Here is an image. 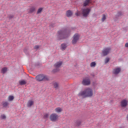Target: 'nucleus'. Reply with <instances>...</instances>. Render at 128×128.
Instances as JSON below:
<instances>
[{
	"label": "nucleus",
	"mask_w": 128,
	"mask_h": 128,
	"mask_svg": "<svg viewBox=\"0 0 128 128\" xmlns=\"http://www.w3.org/2000/svg\"><path fill=\"white\" fill-rule=\"evenodd\" d=\"M70 36V30L68 28H64L58 31L56 38L58 40L68 38Z\"/></svg>",
	"instance_id": "nucleus-1"
},
{
	"label": "nucleus",
	"mask_w": 128,
	"mask_h": 128,
	"mask_svg": "<svg viewBox=\"0 0 128 128\" xmlns=\"http://www.w3.org/2000/svg\"><path fill=\"white\" fill-rule=\"evenodd\" d=\"M93 94L92 90L90 88H87L84 91L80 92L78 94V96H82L83 98H92Z\"/></svg>",
	"instance_id": "nucleus-2"
},
{
	"label": "nucleus",
	"mask_w": 128,
	"mask_h": 128,
	"mask_svg": "<svg viewBox=\"0 0 128 128\" xmlns=\"http://www.w3.org/2000/svg\"><path fill=\"white\" fill-rule=\"evenodd\" d=\"M80 34H76L73 36V39L72 40V44H76V42H78V40H80Z\"/></svg>",
	"instance_id": "nucleus-3"
},
{
	"label": "nucleus",
	"mask_w": 128,
	"mask_h": 128,
	"mask_svg": "<svg viewBox=\"0 0 128 128\" xmlns=\"http://www.w3.org/2000/svg\"><path fill=\"white\" fill-rule=\"evenodd\" d=\"M83 86H90V77H86L82 81Z\"/></svg>",
	"instance_id": "nucleus-4"
},
{
	"label": "nucleus",
	"mask_w": 128,
	"mask_h": 128,
	"mask_svg": "<svg viewBox=\"0 0 128 128\" xmlns=\"http://www.w3.org/2000/svg\"><path fill=\"white\" fill-rule=\"evenodd\" d=\"M51 122H56L58 118V116L56 114H52L50 117Z\"/></svg>",
	"instance_id": "nucleus-5"
},
{
	"label": "nucleus",
	"mask_w": 128,
	"mask_h": 128,
	"mask_svg": "<svg viewBox=\"0 0 128 128\" xmlns=\"http://www.w3.org/2000/svg\"><path fill=\"white\" fill-rule=\"evenodd\" d=\"M128 100L124 99L121 100L120 105L121 108H126L128 106Z\"/></svg>",
	"instance_id": "nucleus-6"
},
{
	"label": "nucleus",
	"mask_w": 128,
	"mask_h": 128,
	"mask_svg": "<svg viewBox=\"0 0 128 128\" xmlns=\"http://www.w3.org/2000/svg\"><path fill=\"white\" fill-rule=\"evenodd\" d=\"M82 10L83 16H88V14H90V10L88 8L82 9Z\"/></svg>",
	"instance_id": "nucleus-7"
},
{
	"label": "nucleus",
	"mask_w": 128,
	"mask_h": 128,
	"mask_svg": "<svg viewBox=\"0 0 128 128\" xmlns=\"http://www.w3.org/2000/svg\"><path fill=\"white\" fill-rule=\"evenodd\" d=\"M110 48H107L104 49L102 50L103 56H108V54H110Z\"/></svg>",
	"instance_id": "nucleus-8"
},
{
	"label": "nucleus",
	"mask_w": 128,
	"mask_h": 128,
	"mask_svg": "<svg viewBox=\"0 0 128 128\" xmlns=\"http://www.w3.org/2000/svg\"><path fill=\"white\" fill-rule=\"evenodd\" d=\"M36 8L35 6H31L28 10V14H34V12H36Z\"/></svg>",
	"instance_id": "nucleus-9"
},
{
	"label": "nucleus",
	"mask_w": 128,
	"mask_h": 128,
	"mask_svg": "<svg viewBox=\"0 0 128 128\" xmlns=\"http://www.w3.org/2000/svg\"><path fill=\"white\" fill-rule=\"evenodd\" d=\"M121 70L122 69H120V68H117L114 70L113 74H118Z\"/></svg>",
	"instance_id": "nucleus-10"
},
{
	"label": "nucleus",
	"mask_w": 128,
	"mask_h": 128,
	"mask_svg": "<svg viewBox=\"0 0 128 128\" xmlns=\"http://www.w3.org/2000/svg\"><path fill=\"white\" fill-rule=\"evenodd\" d=\"M36 78L38 82H42L43 80V76L41 74L38 75L36 76Z\"/></svg>",
	"instance_id": "nucleus-11"
},
{
	"label": "nucleus",
	"mask_w": 128,
	"mask_h": 128,
	"mask_svg": "<svg viewBox=\"0 0 128 128\" xmlns=\"http://www.w3.org/2000/svg\"><path fill=\"white\" fill-rule=\"evenodd\" d=\"M82 121L80 120H78L75 122V126H76L78 127L80 126L82 124Z\"/></svg>",
	"instance_id": "nucleus-12"
},
{
	"label": "nucleus",
	"mask_w": 128,
	"mask_h": 128,
	"mask_svg": "<svg viewBox=\"0 0 128 128\" xmlns=\"http://www.w3.org/2000/svg\"><path fill=\"white\" fill-rule=\"evenodd\" d=\"M62 64V62H57L54 64V66L56 68H60Z\"/></svg>",
	"instance_id": "nucleus-13"
},
{
	"label": "nucleus",
	"mask_w": 128,
	"mask_h": 128,
	"mask_svg": "<svg viewBox=\"0 0 128 128\" xmlns=\"http://www.w3.org/2000/svg\"><path fill=\"white\" fill-rule=\"evenodd\" d=\"M90 4V0H85L83 4V6H88Z\"/></svg>",
	"instance_id": "nucleus-14"
},
{
	"label": "nucleus",
	"mask_w": 128,
	"mask_h": 128,
	"mask_svg": "<svg viewBox=\"0 0 128 128\" xmlns=\"http://www.w3.org/2000/svg\"><path fill=\"white\" fill-rule=\"evenodd\" d=\"M66 48H68V45L64 43V44H61V50H66Z\"/></svg>",
	"instance_id": "nucleus-15"
},
{
	"label": "nucleus",
	"mask_w": 128,
	"mask_h": 128,
	"mask_svg": "<svg viewBox=\"0 0 128 128\" xmlns=\"http://www.w3.org/2000/svg\"><path fill=\"white\" fill-rule=\"evenodd\" d=\"M73 14L72 11L70 10H68L66 12V15L67 16H72Z\"/></svg>",
	"instance_id": "nucleus-16"
},
{
	"label": "nucleus",
	"mask_w": 128,
	"mask_h": 128,
	"mask_svg": "<svg viewBox=\"0 0 128 128\" xmlns=\"http://www.w3.org/2000/svg\"><path fill=\"white\" fill-rule=\"evenodd\" d=\"M8 72V68L6 67H4L2 68L1 70V74H4Z\"/></svg>",
	"instance_id": "nucleus-17"
},
{
	"label": "nucleus",
	"mask_w": 128,
	"mask_h": 128,
	"mask_svg": "<svg viewBox=\"0 0 128 128\" xmlns=\"http://www.w3.org/2000/svg\"><path fill=\"white\" fill-rule=\"evenodd\" d=\"M34 104V101L30 100L28 102L27 104V106L28 108H30Z\"/></svg>",
	"instance_id": "nucleus-18"
},
{
	"label": "nucleus",
	"mask_w": 128,
	"mask_h": 128,
	"mask_svg": "<svg viewBox=\"0 0 128 128\" xmlns=\"http://www.w3.org/2000/svg\"><path fill=\"white\" fill-rule=\"evenodd\" d=\"M55 111L56 112H62V108H57L55 109Z\"/></svg>",
	"instance_id": "nucleus-19"
},
{
	"label": "nucleus",
	"mask_w": 128,
	"mask_h": 128,
	"mask_svg": "<svg viewBox=\"0 0 128 128\" xmlns=\"http://www.w3.org/2000/svg\"><path fill=\"white\" fill-rule=\"evenodd\" d=\"M43 80L44 82H48L50 80V78H48V76H43Z\"/></svg>",
	"instance_id": "nucleus-20"
},
{
	"label": "nucleus",
	"mask_w": 128,
	"mask_h": 128,
	"mask_svg": "<svg viewBox=\"0 0 128 128\" xmlns=\"http://www.w3.org/2000/svg\"><path fill=\"white\" fill-rule=\"evenodd\" d=\"M19 84L20 86H24L26 84V82L24 80L20 81Z\"/></svg>",
	"instance_id": "nucleus-21"
},
{
	"label": "nucleus",
	"mask_w": 128,
	"mask_h": 128,
	"mask_svg": "<svg viewBox=\"0 0 128 128\" xmlns=\"http://www.w3.org/2000/svg\"><path fill=\"white\" fill-rule=\"evenodd\" d=\"M14 100V97L13 96H10L8 98V100L9 102H12Z\"/></svg>",
	"instance_id": "nucleus-22"
},
{
	"label": "nucleus",
	"mask_w": 128,
	"mask_h": 128,
	"mask_svg": "<svg viewBox=\"0 0 128 128\" xmlns=\"http://www.w3.org/2000/svg\"><path fill=\"white\" fill-rule=\"evenodd\" d=\"M53 86L54 88H56V90H58V82H54L53 84Z\"/></svg>",
	"instance_id": "nucleus-23"
},
{
	"label": "nucleus",
	"mask_w": 128,
	"mask_h": 128,
	"mask_svg": "<svg viewBox=\"0 0 128 128\" xmlns=\"http://www.w3.org/2000/svg\"><path fill=\"white\" fill-rule=\"evenodd\" d=\"M60 72V68H56L52 70L53 74H56V72Z\"/></svg>",
	"instance_id": "nucleus-24"
},
{
	"label": "nucleus",
	"mask_w": 128,
	"mask_h": 128,
	"mask_svg": "<svg viewBox=\"0 0 128 128\" xmlns=\"http://www.w3.org/2000/svg\"><path fill=\"white\" fill-rule=\"evenodd\" d=\"M43 8H40L38 9L36 14H42V12Z\"/></svg>",
	"instance_id": "nucleus-25"
},
{
	"label": "nucleus",
	"mask_w": 128,
	"mask_h": 128,
	"mask_svg": "<svg viewBox=\"0 0 128 128\" xmlns=\"http://www.w3.org/2000/svg\"><path fill=\"white\" fill-rule=\"evenodd\" d=\"M2 106H3L4 108H6V106H8V102H3Z\"/></svg>",
	"instance_id": "nucleus-26"
},
{
	"label": "nucleus",
	"mask_w": 128,
	"mask_h": 128,
	"mask_svg": "<svg viewBox=\"0 0 128 128\" xmlns=\"http://www.w3.org/2000/svg\"><path fill=\"white\" fill-rule=\"evenodd\" d=\"M96 66V62H92L90 63V66L92 68H94V66Z\"/></svg>",
	"instance_id": "nucleus-27"
},
{
	"label": "nucleus",
	"mask_w": 128,
	"mask_h": 128,
	"mask_svg": "<svg viewBox=\"0 0 128 128\" xmlns=\"http://www.w3.org/2000/svg\"><path fill=\"white\" fill-rule=\"evenodd\" d=\"M118 16H124V12H122V11H118Z\"/></svg>",
	"instance_id": "nucleus-28"
},
{
	"label": "nucleus",
	"mask_w": 128,
	"mask_h": 128,
	"mask_svg": "<svg viewBox=\"0 0 128 128\" xmlns=\"http://www.w3.org/2000/svg\"><path fill=\"white\" fill-rule=\"evenodd\" d=\"M81 14H82V12L78 10H77V12H76L75 13L76 16H79Z\"/></svg>",
	"instance_id": "nucleus-29"
},
{
	"label": "nucleus",
	"mask_w": 128,
	"mask_h": 128,
	"mask_svg": "<svg viewBox=\"0 0 128 128\" xmlns=\"http://www.w3.org/2000/svg\"><path fill=\"white\" fill-rule=\"evenodd\" d=\"M48 114H44V118L45 120H46V118H48Z\"/></svg>",
	"instance_id": "nucleus-30"
},
{
	"label": "nucleus",
	"mask_w": 128,
	"mask_h": 128,
	"mask_svg": "<svg viewBox=\"0 0 128 128\" xmlns=\"http://www.w3.org/2000/svg\"><path fill=\"white\" fill-rule=\"evenodd\" d=\"M106 20V16H103L101 20L102 22H104Z\"/></svg>",
	"instance_id": "nucleus-31"
},
{
	"label": "nucleus",
	"mask_w": 128,
	"mask_h": 128,
	"mask_svg": "<svg viewBox=\"0 0 128 128\" xmlns=\"http://www.w3.org/2000/svg\"><path fill=\"white\" fill-rule=\"evenodd\" d=\"M108 62H110V58H106L105 59V64H108Z\"/></svg>",
	"instance_id": "nucleus-32"
},
{
	"label": "nucleus",
	"mask_w": 128,
	"mask_h": 128,
	"mask_svg": "<svg viewBox=\"0 0 128 128\" xmlns=\"http://www.w3.org/2000/svg\"><path fill=\"white\" fill-rule=\"evenodd\" d=\"M120 19L118 16H116L114 18V22H118V20Z\"/></svg>",
	"instance_id": "nucleus-33"
},
{
	"label": "nucleus",
	"mask_w": 128,
	"mask_h": 128,
	"mask_svg": "<svg viewBox=\"0 0 128 128\" xmlns=\"http://www.w3.org/2000/svg\"><path fill=\"white\" fill-rule=\"evenodd\" d=\"M40 66V62H37L35 64V66Z\"/></svg>",
	"instance_id": "nucleus-34"
},
{
	"label": "nucleus",
	"mask_w": 128,
	"mask_h": 128,
	"mask_svg": "<svg viewBox=\"0 0 128 128\" xmlns=\"http://www.w3.org/2000/svg\"><path fill=\"white\" fill-rule=\"evenodd\" d=\"M1 118L2 120H6V115H1Z\"/></svg>",
	"instance_id": "nucleus-35"
},
{
	"label": "nucleus",
	"mask_w": 128,
	"mask_h": 128,
	"mask_svg": "<svg viewBox=\"0 0 128 128\" xmlns=\"http://www.w3.org/2000/svg\"><path fill=\"white\" fill-rule=\"evenodd\" d=\"M50 28H54V24L52 23L50 25Z\"/></svg>",
	"instance_id": "nucleus-36"
},
{
	"label": "nucleus",
	"mask_w": 128,
	"mask_h": 128,
	"mask_svg": "<svg viewBox=\"0 0 128 128\" xmlns=\"http://www.w3.org/2000/svg\"><path fill=\"white\" fill-rule=\"evenodd\" d=\"M34 48H35V50H38V48H40V46H36L34 47Z\"/></svg>",
	"instance_id": "nucleus-37"
},
{
	"label": "nucleus",
	"mask_w": 128,
	"mask_h": 128,
	"mask_svg": "<svg viewBox=\"0 0 128 128\" xmlns=\"http://www.w3.org/2000/svg\"><path fill=\"white\" fill-rule=\"evenodd\" d=\"M24 52H25V54H28V50H26V48L24 49Z\"/></svg>",
	"instance_id": "nucleus-38"
},
{
	"label": "nucleus",
	"mask_w": 128,
	"mask_h": 128,
	"mask_svg": "<svg viewBox=\"0 0 128 128\" xmlns=\"http://www.w3.org/2000/svg\"><path fill=\"white\" fill-rule=\"evenodd\" d=\"M125 48H128V42L125 44Z\"/></svg>",
	"instance_id": "nucleus-39"
},
{
	"label": "nucleus",
	"mask_w": 128,
	"mask_h": 128,
	"mask_svg": "<svg viewBox=\"0 0 128 128\" xmlns=\"http://www.w3.org/2000/svg\"><path fill=\"white\" fill-rule=\"evenodd\" d=\"M90 76H93V78L94 77V74H90Z\"/></svg>",
	"instance_id": "nucleus-40"
},
{
	"label": "nucleus",
	"mask_w": 128,
	"mask_h": 128,
	"mask_svg": "<svg viewBox=\"0 0 128 128\" xmlns=\"http://www.w3.org/2000/svg\"><path fill=\"white\" fill-rule=\"evenodd\" d=\"M9 18H10H10H12V16L9 17Z\"/></svg>",
	"instance_id": "nucleus-41"
},
{
	"label": "nucleus",
	"mask_w": 128,
	"mask_h": 128,
	"mask_svg": "<svg viewBox=\"0 0 128 128\" xmlns=\"http://www.w3.org/2000/svg\"><path fill=\"white\" fill-rule=\"evenodd\" d=\"M102 16H106V14H103Z\"/></svg>",
	"instance_id": "nucleus-42"
}]
</instances>
